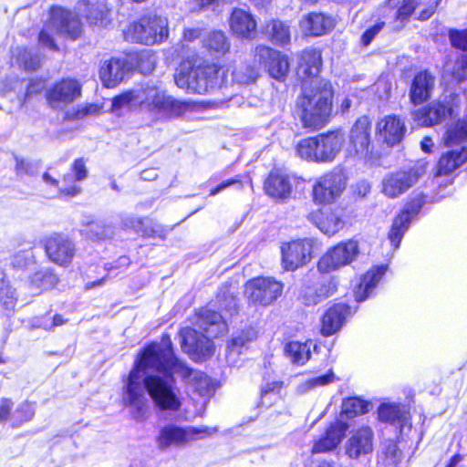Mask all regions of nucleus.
<instances>
[{"mask_svg": "<svg viewBox=\"0 0 467 467\" xmlns=\"http://www.w3.org/2000/svg\"><path fill=\"white\" fill-rule=\"evenodd\" d=\"M150 370L161 373L174 370L185 382L192 379L194 390L201 395L209 385L205 373H195L192 367L176 356L171 336L163 333L160 343L151 341L140 349L125 381V404L133 407V417L137 420H143L147 411L148 400L144 389L161 410L178 411L182 407L172 377L169 381L160 375L148 374L140 381V373Z\"/></svg>", "mask_w": 467, "mask_h": 467, "instance_id": "f257e3e1", "label": "nucleus"}, {"mask_svg": "<svg viewBox=\"0 0 467 467\" xmlns=\"http://www.w3.org/2000/svg\"><path fill=\"white\" fill-rule=\"evenodd\" d=\"M229 72L214 64L192 63L187 59L181 63L174 75L178 88L188 93L205 94L227 85Z\"/></svg>", "mask_w": 467, "mask_h": 467, "instance_id": "f03ea898", "label": "nucleus"}, {"mask_svg": "<svg viewBox=\"0 0 467 467\" xmlns=\"http://www.w3.org/2000/svg\"><path fill=\"white\" fill-rule=\"evenodd\" d=\"M301 89L296 105L299 117H329L334 97L333 86L329 80L304 79Z\"/></svg>", "mask_w": 467, "mask_h": 467, "instance_id": "7ed1b4c3", "label": "nucleus"}, {"mask_svg": "<svg viewBox=\"0 0 467 467\" xmlns=\"http://www.w3.org/2000/svg\"><path fill=\"white\" fill-rule=\"evenodd\" d=\"M344 131L341 128L301 140L296 146L297 154L304 160L317 163L330 162L339 153Z\"/></svg>", "mask_w": 467, "mask_h": 467, "instance_id": "20e7f679", "label": "nucleus"}, {"mask_svg": "<svg viewBox=\"0 0 467 467\" xmlns=\"http://www.w3.org/2000/svg\"><path fill=\"white\" fill-rule=\"evenodd\" d=\"M168 37V18L158 15L141 17L132 23L126 31L128 40L145 45L161 44Z\"/></svg>", "mask_w": 467, "mask_h": 467, "instance_id": "39448f33", "label": "nucleus"}, {"mask_svg": "<svg viewBox=\"0 0 467 467\" xmlns=\"http://www.w3.org/2000/svg\"><path fill=\"white\" fill-rule=\"evenodd\" d=\"M347 176L341 170H331L318 177L311 189V200L318 207L336 203L347 188Z\"/></svg>", "mask_w": 467, "mask_h": 467, "instance_id": "423d86ee", "label": "nucleus"}, {"mask_svg": "<svg viewBox=\"0 0 467 467\" xmlns=\"http://www.w3.org/2000/svg\"><path fill=\"white\" fill-rule=\"evenodd\" d=\"M212 430L206 426H180L166 424L159 430L155 437L160 451H166L171 447H184L188 443L211 436Z\"/></svg>", "mask_w": 467, "mask_h": 467, "instance_id": "0eeeda50", "label": "nucleus"}, {"mask_svg": "<svg viewBox=\"0 0 467 467\" xmlns=\"http://www.w3.org/2000/svg\"><path fill=\"white\" fill-rule=\"evenodd\" d=\"M284 284L270 276H255L244 284V296L249 306L267 307L283 294Z\"/></svg>", "mask_w": 467, "mask_h": 467, "instance_id": "6e6552de", "label": "nucleus"}, {"mask_svg": "<svg viewBox=\"0 0 467 467\" xmlns=\"http://www.w3.org/2000/svg\"><path fill=\"white\" fill-rule=\"evenodd\" d=\"M53 29L72 39L78 38L82 32L81 23L78 17L71 12L59 7L52 9L50 25L43 28L38 36L41 45L57 50V47L50 34V31Z\"/></svg>", "mask_w": 467, "mask_h": 467, "instance_id": "1a4fd4ad", "label": "nucleus"}, {"mask_svg": "<svg viewBox=\"0 0 467 467\" xmlns=\"http://www.w3.org/2000/svg\"><path fill=\"white\" fill-rule=\"evenodd\" d=\"M426 202V196L419 193L410 196L405 202L403 207L393 217L388 232V239L394 249L400 246L401 241L409 230L410 223L416 218Z\"/></svg>", "mask_w": 467, "mask_h": 467, "instance_id": "9d476101", "label": "nucleus"}, {"mask_svg": "<svg viewBox=\"0 0 467 467\" xmlns=\"http://www.w3.org/2000/svg\"><path fill=\"white\" fill-rule=\"evenodd\" d=\"M372 125L368 119H357L351 127L347 151L349 156L366 161H375L379 157L371 138Z\"/></svg>", "mask_w": 467, "mask_h": 467, "instance_id": "9b49d317", "label": "nucleus"}, {"mask_svg": "<svg viewBox=\"0 0 467 467\" xmlns=\"http://www.w3.org/2000/svg\"><path fill=\"white\" fill-rule=\"evenodd\" d=\"M359 254V244L355 239L341 241L330 247L317 261L321 274H329L350 265Z\"/></svg>", "mask_w": 467, "mask_h": 467, "instance_id": "f8f14e48", "label": "nucleus"}, {"mask_svg": "<svg viewBox=\"0 0 467 467\" xmlns=\"http://www.w3.org/2000/svg\"><path fill=\"white\" fill-rule=\"evenodd\" d=\"M281 266L285 272H296L314 258V242L304 237L283 242L280 246Z\"/></svg>", "mask_w": 467, "mask_h": 467, "instance_id": "ddd939ff", "label": "nucleus"}, {"mask_svg": "<svg viewBox=\"0 0 467 467\" xmlns=\"http://www.w3.org/2000/svg\"><path fill=\"white\" fill-rule=\"evenodd\" d=\"M425 173V166L415 164L388 173L381 182V192L389 199H396L408 192Z\"/></svg>", "mask_w": 467, "mask_h": 467, "instance_id": "4468645a", "label": "nucleus"}, {"mask_svg": "<svg viewBox=\"0 0 467 467\" xmlns=\"http://www.w3.org/2000/svg\"><path fill=\"white\" fill-rule=\"evenodd\" d=\"M42 247L47 260L63 268L70 266L77 254L76 244L63 233L56 232L46 236Z\"/></svg>", "mask_w": 467, "mask_h": 467, "instance_id": "2eb2a0df", "label": "nucleus"}, {"mask_svg": "<svg viewBox=\"0 0 467 467\" xmlns=\"http://www.w3.org/2000/svg\"><path fill=\"white\" fill-rule=\"evenodd\" d=\"M345 211L346 207L341 205L323 206L311 211L306 218L321 233L333 236L343 230L348 223V215Z\"/></svg>", "mask_w": 467, "mask_h": 467, "instance_id": "dca6fc26", "label": "nucleus"}, {"mask_svg": "<svg viewBox=\"0 0 467 467\" xmlns=\"http://www.w3.org/2000/svg\"><path fill=\"white\" fill-rule=\"evenodd\" d=\"M254 63L267 71L270 77L285 80L289 72L288 57L270 47L257 45L253 50Z\"/></svg>", "mask_w": 467, "mask_h": 467, "instance_id": "f3484780", "label": "nucleus"}, {"mask_svg": "<svg viewBox=\"0 0 467 467\" xmlns=\"http://www.w3.org/2000/svg\"><path fill=\"white\" fill-rule=\"evenodd\" d=\"M441 0H389L387 9H396L394 13L395 29L403 28L417 6L424 4L426 6L419 13L417 18L424 21L435 12Z\"/></svg>", "mask_w": 467, "mask_h": 467, "instance_id": "a211bd4d", "label": "nucleus"}, {"mask_svg": "<svg viewBox=\"0 0 467 467\" xmlns=\"http://www.w3.org/2000/svg\"><path fill=\"white\" fill-rule=\"evenodd\" d=\"M355 312L356 308L346 302L333 303L325 310L320 317V335L325 337L336 335Z\"/></svg>", "mask_w": 467, "mask_h": 467, "instance_id": "6ab92c4d", "label": "nucleus"}, {"mask_svg": "<svg viewBox=\"0 0 467 467\" xmlns=\"http://www.w3.org/2000/svg\"><path fill=\"white\" fill-rule=\"evenodd\" d=\"M143 94L145 101L148 106H152L154 109L163 112H171L174 114H184L192 112L197 106L190 101L177 100L158 87H147Z\"/></svg>", "mask_w": 467, "mask_h": 467, "instance_id": "aec40b11", "label": "nucleus"}, {"mask_svg": "<svg viewBox=\"0 0 467 467\" xmlns=\"http://www.w3.org/2000/svg\"><path fill=\"white\" fill-rule=\"evenodd\" d=\"M348 429V424L345 421L337 420L330 422L321 435L314 441L310 453L315 455L334 451L344 440Z\"/></svg>", "mask_w": 467, "mask_h": 467, "instance_id": "412c9836", "label": "nucleus"}, {"mask_svg": "<svg viewBox=\"0 0 467 467\" xmlns=\"http://www.w3.org/2000/svg\"><path fill=\"white\" fill-rule=\"evenodd\" d=\"M14 405L11 398H0V424L10 421V426L16 429L33 420L35 410L29 401H22L16 410Z\"/></svg>", "mask_w": 467, "mask_h": 467, "instance_id": "4be33fe9", "label": "nucleus"}, {"mask_svg": "<svg viewBox=\"0 0 467 467\" xmlns=\"http://www.w3.org/2000/svg\"><path fill=\"white\" fill-rule=\"evenodd\" d=\"M375 434L370 426L363 425L355 429L345 445L346 455L357 460L373 452Z\"/></svg>", "mask_w": 467, "mask_h": 467, "instance_id": "5701e85b", "label": "nucleus"}, {"mask_svg": "<svg viewBox=\"0 0 467 467\" xmlns=\"http://www.w3.org/2000/svg\"><path fill=\"white\" fill-rule=\"evenodd\" d=\"M265 193L275 202H285L292 197L293 183L290 176L280 169L271 170L265 177Z\"/></svg>", "mask_w": 467, "mask_h": 467, "instance_id": "b1692460", "label": "nucleus"}, {"mask_svg": "<svg viewBox=\"0 0 467 467\" xmlns=\"http://www.w3.org/2000/svg\"><path fill=\"white\" fill-rule=\"evenodd\" d=\"M82 86L73 78H64L47 92V101L54 109H62L80 97Z\"/></svg>", "mask_w": 467, "mask_h": 467, "instance_id": "393cba45", "label": "nucleus"}, {"mask_svg": "<svg viewBox=\"0 0 467 467\" xmlns=\"http://www.w3.org/2000/svg\"><path fill=\"white\" fill-rule=\"evenodd\" d=\"M131 70V65L126 58L112 57L105 60L99 68V78L108 88L117 87Z\"/></svg>", "mask_w": 467, "mask_h": 467, "instance_id": "a878e982", "label": "nucleus"}, {"mask_svg": "<svg viewBox=\"0 0 467 467\" xmlns=\"http://www.w3.org/2000/svg\"><path fill=\"white\" fill-rule=\"evenodd\" d=\"M120 227L125 232H132L143 239L166 238V230L152 221L143 218L129 216L121 220Z\"/></svg>", "mask_w": 467, "mask_h": 467, "instance_id": "bb28decb", "label": "nucleus"}, {"mask_svg": "<svg viewBox=\"0 0 467 467\" xmlns=\"http://www.w3.org/2000/svg\"><path fill=\"white\" fill-rule=\"evenodd\" d=\"M387 271L388 265H373L364 273L353 290L356 302L360 303L367 300L377 285L381 282Z\"/></svg>", "mask_w": 467, "mask_h": 467, "instance_id": "cd10ccee", "label": "nucleus"}, {"mask_svg": "<svg viewBox=\"0 0 467 467\" xmlns=\"http://www.w3.org/2000/svg\"><path fill=\"white\" fill-rule=\"evenodd\" d=\"M335 26L334 19L324 13L312 12L302 16L299 28L306 36H320L330 32Z\"/></svg>", "mask_w": 467, "mask_h": 467, "instance_id": "c85d7f7f", "label": "nucleus"}, {"mask_svg": "<svg viewBox=\"0 0 467 467\" xmlns=\"http://www.w3.org/2000/svg\"><path fill=\"white\" fill-rule=\"evenodd\" d=\"M378 420L387 424H398L400 429L411 427V414L409 409L400 403H381L378 407Z\"/></svg>", "mask_w": 467, "mask_h": 467, "instance_id": "c756f323", "label": "nucleus"}, {"mask_svg": "<svg viewBox=\"0 0 467 467\" xmlns=\"http://www.w3.org/2000/svg\"><path fill=\"white\" fill-rule=\"evenodd\" d=\"M230 28L234 35L244 39H252L256 35V21L253 15L242 8H234L231 14Z\"/></svg>", "mask_w": 467, "mask_h": 467, "instance_id": "7c9ffc66", "label": "nucleus"}, {"mask_svg": "<svg viewBox=\"0 0 467 467\" xmlns=\"http://www.w3.org/2000/svg\"><path fill=\"white\" fill-rule=\"evenodd\" d=\"M435 86V77L429 71L419 72L410 88V99L414 105H420L431 99Z\"/></svg>", "mask_w": 467, "mask_h": 467, "instance_id": "2f4dec72", "label": "nucleus"}, {"mask_svg": "<svg viewBox=\"0 0 467 467\" xmlns=\"http://www.w3.org/2000/svg\"><path fill=\"white\" fill-rule=\"evenodd\" d=\"M376 129L378 137L389 147L399 144L403 140L406 131L401 119H380Z\"/></svg>", "mask_w": 467, "mask_h": 467, "instance_id": "473e14b6", "label": "nucleus"}, {"mask_svg": "<svg viewBox=\"0 0 467 467\" xmlns=\"http://www.w3.org/2000/svg\"><path fill=\"white\" fill-rule=\"evenodd\" d=\"M58 283V275L50 267L40 268L35 271L30 275L28 281L29 287L37 294L56 288Z\"/></svg>", "mask_w": 467, "mask_h": 467, "instance_id": "72a5a7b5", "label": "nucleus"}, {"mask_svg": "<svg viewBox=\"0 0 467 467\" xmlns=\"http://www.w3.org/2000/svg\"><path fill=\"white\" fill-rule=\"evenodd\" d=\"M312 340L307 339L305 342L291 340L284 346V355L293 365L304 366L311 358Z\"/></svg>", "mask_w": 467, "mask_h": 467, "instance_id": "f704fd0d", "label": "nucleus"}, {"mask_svg": "<svg viewBox=\"0 0 467 467\" xmlns=\"http://www.w3.org/2000/svg\"><path fill=\"white\" fill-rule=\"evenodd\" d=\"M322 67V56L320 50L305 49L300 53L299 72L306 79L318 78L317 75Z\"/></svg>", "mask_w": 467, "mask_h": 467, "instance_id": "c9c22d12", "label": "nucleus"}, {"mask_svg": "<svg viewBox=\"0 0 467 467\" xmlns=\"http://www.w3.org/2000/svg\"><path fill=\"white\" fill-rule=\"evenodd\" d=\"M460 97L449 95L432 101L428 107V113L425 117H454L459 114Z\"/></svg>", "mask_w": 467, "mask_h": 467, "instance_id": "e433bc0d", "label": "nucleus"}, {"mask_svg": "<svg viewBox=\"0 0 467 467\" xmlns=\"http://www.w3.org/2000/svg\"><path fill=\"white\" fill-rule=\"evenodd\" d=\"M203 47L210 55L221 57L230 50L231 43L222 30H213L202 39Z\"/></svg>", "mask_w": 467, "mask_h": 467, "instance_id": "4c0bfd02", "label": "nucleus"}, {"mask_svg": "<svg viewBox=\"0 0 467 467\" xmlns=\"http://www.w3.org/2000/svg\"><path fill=\"white\" fill-rule=\"evenodd\" d=\"M467 140V119H452L447 124L443 143L447 147L459 145Z\"/></svg>", "mask_w": 467, "mask_h": 467, "instance_id": "58836bf2", "label": "nucleus"}, {"mask_svg": "<svg viewBox=\"0 0 467 467\" xmlns=\"http://www.w3.org/2000/svg\"><path fill=\"white\" fill-rule=\"evenodd\" d=\"M464 162L460 150H451L442 153L436 164V176L450 175L459 169Z\"/></svg>", "mask_w": 467, "mask_h": 467, "instance_id": "ea45409f", "label": "nucleus"}, {"mask_svg": "<svg viewBox=\"0 0 467 467\" xmlns=\"http://www.w3.org/2000/svg\"><path fill=\"white\" fill-rule=\"evenodd\" d=\"M142 104L143 101L140 94L134 90H129L112 99L110 105L111 112L115 114L130 112L133 109Z\"/></svg>", "mask_w": 467, "mask_h": 467, "instance_id": "a19ab883", "label": "nucleus"}, {"mask_svg": "<svg viewBox=\"0 0 467 467\" xmlns=\"http://www.w3.org/2000/svg\"><path fill=\"white\" fill-rule=\"evenodd\" d=\"M369 405V401L363 400L360 397H348L342 402L341 414L348 420H352L367 414L368 412Z\"/></svg>", "mask_w": 467, "mask_h": 467, "instance_id": "79ce46f5", "label": "nucleus"}, {"mask_svg": "<svg viewBox=\"0 0 467 467\" xmlns=\"http://www.w3.org/2000/svg\"><path fill=\"white\" fill-rule=\"evenodd\" d=\"M339 281L337 276H328L322 280L315 293L313 295V298L311 303L316 305L330 296L335 295L338 289Z\"/></svg>", "mask_w": 467, "mask_h": 467, "instance_id": "37998d69", "label": "nucleus"}, {"mask_svg": "<svg viewBox=\"0 0 467 467\" xmlns=\"http://www.w3.org/2000/svg\"><path fill=\"white\" fill-rule=\"evenodd\" d=\"M258 334V330L255 327L247 326L242 328L236 336L231 338L228 347L231 350H236L239 352L241 348L256 340Z\"/></svg>", "mask_w": 467, "mask_h": 467, "instance_id": "c03bdc74", "label": "nucleus"}, {"mask_svg": "<svg viewBox=\"0 0 467 467\" xmlns=\"http://www.w3.org/2000/svg\"><path fill=\"white\" fill-rule=\"evenodd\" d=\"M271 40L276 45H286L290 42L291 34L289 26L279 20H273L267 26Z\"/></svg>", "mask_w": 467, "mask_h": 467, "instance_id": "a18cd8bd", "label": "nucleus"}, {"mask_svg": "<svg viewBox=\"0 0 467 467\" xmlns=\"http://www.w3.org/2000/svg\"><path fill=\"white\" fill-rule=\"evenodd\" d=\"M16 58L18 66L26 70H36L40 67V57L27 48H16Z\"/></svg>", "mask_w": 467, "mask_h": 467, "instance_id": "49530a36", "label": "nucleus"}, {"mask_svg": "<svg viewBox=\"0 0 467 467\" xmlns=\"http://www.w3.org/2000/svg\"><path fill=\"white\" fill-rule=\"evenodd\" d=\"M194 316L196 318L195 325L204 330L211 326L219 324L222 320V316L218 311L207 307L198 309Z\"/></svg>", "mask_w": 467, "mask_h": 467, "instance_id": "de8ad7c7", "label": "nucleus"}, {"mask_svg": "<svg viewBox=\"0 0 467 467\" xmlns=\"http://www.w3.org/2000/svg\"><path fill=\"white\" fill-rule=\"evenodd\" d=\"M77 182L71 174H64L62 176V186L58 188V197L77 196L81 192V188L77 184Z\"/></svg>", "mask_w": 467, "mask_h": 467, "instance_id": "09e8293b", "label": "nucleus"}, {"mask_svg": "<svg viewBox=\"0 0 467 467\" xmlns=\"http://www.w3.org/2000/svg\"><path fill=\"white\" fill-rule=\"evenodd\" d=\"M243 176L238 174L233 178H229L227 180L222 181L220 183H218L216 186L213 187L209 191V196H215L224 191L226 188L231 186H235L238 190L244 189V182L242 180Z\"/></svg>", "mask_w": 467, "mask_h": 467, "instance_id": "8fccbe9b", "label": "nucleus"}, {"mask_svg": "<svg viewBox=\"0 0 467 467\" xmlns=\"http://www.w3.org/2000/svg\"><path fill=\"white\" fill-rule=\"evenodd\" d=\"M232 76L234 81L240 84H248L255 81L259 74L255 68L246 67L245 72H244L243 68H239L234 71Z\"/></svg>", "mask_w": 467, "mask_h": 467, "instance_id": "3c124183", "label": "nucleus"}, {"mask_svg": "<svg viewBox=\"0 0 467 467\" xmlns=\"http://www.w3.org/2000/svg\"><path fill=\"white\" fill-rule=\"evenodd\" d=\"M449 37L452 47L467 50V28L464 30L450 29Z\"/></svg>", "mask_w": 467, "mask_h": 467, "instance_id": "603ef678", "label": "nucleus"}, {"mask_svg": "<svg viewBox=\"0 0 467 467\" xmlns=\"http://www.w3.org/2000/svg\"><path fill=\"white\" fill-rule=\"evenodd\" d=\"M70 171L75 181L81 182L88 178V171L87 170L84 158L76 159L71 164Z\"/></svg>", "mask_w": 467, "mask_h": 467, "instance_id": "864d4df0", "label": "nucleus"}, {"mask_svg": "<svg viewBox=\"0 0 467 467\" xmlns=\"http://www.w3.org/2000/svg\"><path fill=\"white\" fill-rule=\"evenodd\" d=\"M131 265V260L128 255H120L114 262L107 263L104 265V269L107 272L118 271L119 273L125 271Z\"/></svg>", "mask_w": 467, "mask_h": 467, "instance_id": "5fc2aeb1", "label": "nucleus"}, {"mask_svg": "<svg viewBox=\"0 0 467 467\" xmlns=\"http://www.w3.org/2000/svg\"><path fill=\"white\" fill-rule=\"evenodd\" d=\"M86 16L92 24H99V22L102 23V20L106 17V11L101 5L99 6L91 5Z\"/></svg>", "mask_w": 467, "mask_h": 467, "instance_id": "6e6d98bb", "label": "nucleus"}, {"mask_svg": "<svg viewBox=\"0 0 467 467\" xmlns=\"http://www.w3.org/2000/svg\"><path fill=\"white\" fill-rule=\"evenodd\" d=\"M384 26V22H379L373 26L367 29L362 36H361V42L364 46H368L371 41L374 39V37L380 32V30Z\"/></svg>", "mask_w": 467, "mask_h": 467, "instance_id": "4d7b16f0", "label": "nucleus"}, {"mask_svg": "<svg viewBox=\"0 0 467 467\" xmlns=\"http://www.w3.org/2000/svg\"><path fill=\"white\" fill-rule=\"evenodd\" d=\"M303 127L308 131H316L324 128L329 119H301Z\"/></svg>", "mask_w": 467, "mask_h": 467, "instance_id": "13d9d810", "label": "nucleus"}, {"mask_svg": "<svg viewBox=\"0 0 467 467\" xmlns=\"http://www.w3.org/2000/svg\"><path fill=\"white\" fill-rule=\"evenodd\" d=\"M335 379L334 373L329 370L327 373L309 379V384L311 387H317V386H325L329 383H332Z\"/></svg>", "mask_w": 467, "mask_h": 467, "instance_id": "bf43d9fd", "label": "nucleus"}, {"mask_svg": "<svg viewBox=\"0 0 467 467\" xmlns=\"http://www.w3.org/2000/svg\"><path fill=\"white\" fill-rule=\"evenodd\" d=\"M283 387L284 382L281 380L268 382L261 389V396L264 397L270 393L278 394Z\"/></svg>", "mask_w": 467, "mask_h": 467, "instance_id": "052dcab7", "label": "nucleus"}, {"mask_svg": "<svg viewBox=\"0 0 467 467\" xmlns=\"http://www.w3.org/2000/svg\"><path fill=\"white\" fill-rule=\"evenodd\" d=\"M370 190L371 187L368 182H360L355 185L352 194L356 199H363L370 192Z\"/></svg>", "mask_w": 467, "mask_h": 467, "instance_id": "680f3d73", "label": "nucleus"}, {"mask_svg": "<svg viewBox=\"0 0 467 467\" xmlns=\"http://www.w3.org/2000/svg\"><path fill=\"white\" fill-rule=\"evenodd\" d=\"M78 111L83 115H101L105 113L100 105L92 103L82 106Z\"/></svg>", "mask_w": 467, "mask_h": 467, "instance_id": "e2e57ef3", "label": "nucleus"}, {"mask_svg": "<svg viewBox=\"0 0 467 467\" xmlns=\"http://www.w3.org/2000/svg\"><path fill=\"white\" fill-rule=\"evenodd\" d=\"M216 300L219 303L231 301L234 298V295L229 291V285H223L219 288L215 296Z\"/></svg>", "mask_w": 467, "mask_h": 467, "instance_id": "0e129e2a", "label": "nucleus"}, {"mask_svg": "<svg viewBox=\"0 0 467 467\" xmlns=\"http://www.w3.org/2000/svg\"><path fill=\"white\" fill-rule=\"evenodd\" d=\"M159 177L157 168H148L140 171V178L142 181H154Z\"/></svg>", "mask_w": 467, "mask_h": 467, "instance_id": "69168bd1", "label": "nucleus"}, {"mask_svg": "<svg viewBox=\"0 0 467 467\" xmlns=\"http://www.w3.org/2000/svg\"><path fill=\"white\" fill-rule=\"evenodd\" d=\"M201 36L200 28H185L183 31V40L192 42L197 39Z\"/></svg>", "mask_w": 467, "mask_h": 467, "instance_id": "338daca9", "label": "nucleus"}, {"mask_svg": "<svg viewBox=\"0 0 467 467\" xmlns=\"http://www.w3.org/2000/svg\"><path fill=\"white\" fill-rule=\"evenodd\" d=\"M351 105H352V102L349 98H348V97L343 98L337 106V110L336 113L341 114V115L348 113Z\"/></svg>", "mask_w": 467, "mask_h": 467, "instance_id": "774afa93", "label": "nucleus"}]
</instances>
